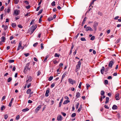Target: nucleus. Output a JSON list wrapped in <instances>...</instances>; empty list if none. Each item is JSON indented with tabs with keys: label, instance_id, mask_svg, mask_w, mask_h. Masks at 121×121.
<instances>
[{
	"label": "nucleus",
	"instance_id": "5fc2aeb1",
	"mask_svg": "<svg viewBox=\"0 0 121 121\" xmlns=\"http://www.w3.org/2000/svg\"><path fill=\"white\" fill-rule=\"evenodd\" d=\"M82 84V82H80L79 86H78V88H81V86Z\"/></svg>",
	"mask_w": 121,
	"mask_h": 121
},
{
	"label": "nucleus",
	"instance_id": "0e129e2a",
	"mask_svg": "<svg viewBox=\"0 0 121 121\" xmlns=\"http://www.w3.org/2000/svg\"><path fill=\"white\" fill-rule=\"evenodd\" d=\"M108 68L107 67L105 68V72H107L108 71Z\"/></svg>",
	"mask_w": 121,
	"mask_h": 121
},
{
	"label": "nucleus",
	"instance_id": "39448f33",
	"mask_svg": "<svg viewBox=\"0 0 121 121\" xmlns=\"http://www.w3.org/2000/svg\"><path fill=\"white\" fill-rule=\"evenodd\" d=\"M114 63V60H112L111 61H110L108 64V66L110 67L111 68L112 67V66Z\"/></svg>",
	"mask_w": 121,
	"mask_h": 121
},
{
	"label": "nucleus",
	"instance_id": "69168bd1",
	"mask_svg": "<svg viewBox=\"0 0 121 121\" xmlns=\"http://www.w3.org/2000/svg\"><path fill=\"white\" fill-rule=\"evenodd\" d=\"M112 78L111 76H109L107 78V79H112Z\"/></svg>",
	"mask_w": 121,
	"mask_h": 121
},
{
	"label": "nucleus",
	"instance_id": "a19ab883",
	"mask_svg": "<svg viewBox=\"0 0 121 121\" xmlns=\"http://www.w3.org/2000/svg\"><path fill=\"white\" fill-rule=\"evenodd\" d=\"M95 36H92L91 38L90 39V40H94L95 39Z\"/></svg>",
	"mask_w": 121,
	"mask_h": 121
},
{
	"label": "nucleus",
	"instance_id": "c85d7f7f",
	"mask_svg": "<svg viewBox=\"0 0 121 121\" xmlns=\"http://www.w3.org/2000/svg\"><path fill=\"white\" fill-rule=\"evenodd\" d=\"M51 5L52 6H55L56 5L55 2V1H53L51 4Z\"/></svg>",
	"mask_w": 121,
	"mask_h": 121
},
{
	"label": "nucleus",
	"instance_id": "b1692460",
	"mask_svg": "<svg viewBox=\"0 0 121 121\" xmlns=\"http://www.w3.org/2000/svg\"><path fill=\"white\" fill-rule=\"evenodd\" d=\"M16 26V23H13L12 24V26L13 28H15Z\"/></svg>",
	"mask_w": 121,
	"mask_h": 121
},
{
	"label": "nucleus",
	"instance_id": "72a5a7b5",
	"mask_svg": "<svg viewBox=\"0 0 121 121\" xmlns=\"http://www.w3.org/2000/svg\"><path fill=\"white\" fill-rule=\"evenodd\" d=\"M8 61L10 63H12L14 61V60H8Z\"/></svg>",
	"mask_w": 121,
	"mask_h": 121
},
{
	"label": "nucleus",
	"instance_id": "2eb2a0df",
	"mask_svg": "<svg viewBox=\"0 0 121 121\" xmlns=\"http://www.w3.org/2000/svg\"><path fill=\"white\" fill-rule=\"evenodd\" d=\"M82 104H81L79 108H78L77 111V112L78 113L80 111L82 110Z\"/></svg>",
	"mask_w": 121,
	"mask_h": 121
},
{
	"label": "nucleus",
	"instance_id": "7ed1b4c3",
	"mask_svg": "<svg viewBox=\"0 0 121 121\" xmlns=\"http://www.w3.org/2000/svg\"><path fill=\"white\" fill-rule=\"evenodd\" d=\"M98 24V23L96 21H95L94 22L93 25V27L95 31L96 30L97 28Z\"/></svg>",
	"mask_w": 121,
	"mask_h": 121
},
{
	"label": "nucleus",
	"instance_id": "f704fd0d",
	"mask_svg": "<svg viewBox=\"0 0 121 121\" xmlns=\"http://www.w3.org/2000/svg\"><path fill=\"white\" fill-rule=\"evenodd\" d=\"M76 115V114L75 113H72L71 115V117H75Z\"/></svg>",
	"mask_w": 121,
	"mask_h": 121
},
{
	"label": "nucleus",
	"instance_id": "bb28decb",
	"mask_svg": "<svg viewBox=\"0 0 121 121\" xmlns=\"http://www.w3.org/2000/svg\"><path fill=\"white\" fill-rule=\"evenodd\" d=\"M43 11V9H42L40 10L38 14L37 15H39V14H41L42 12Z\"/></svg>",
	"mask_w": 121,
	"mask_h": 121
},
{
	"label": "nucleus",
	"instance_id": "c756f323",
	"mask_svg": "<svg viewBox=\"0 0 121 121\" xmlns=\"http://www.w3.org/2000/svg\"><path fill=\"white\" fill-rule=\"evenodd\" d=\"M12 80V78L11 77H10L9 78L7 79V82H10Z\"/></svg>",
	"mask_w": 121,
	"mask_h": 121
},
{
	"label": "nucleus",
	"instance_id": "c9c22d12",
	"mask_svg": "<svg viewBox=\"0 0 121 121\" xmlns=\"http://www.w3.org/2000/svg\"><path fill=\"white\" fill-rule=\"evenodd\" d=\"M104 94V92L103 90H102L101 91L100 93L101 95H103Z\"/></svg>",
	"mask_w": 121,
	"mask_h": 121
},
{
	"label": "nucleus",
	"instance_id": "e2e57ef3",
	"mask_svg": "<svg viewBox=\"0 0 121 121\" xmlns=\"http://www.w3.org/2000/svg\"><path fill=\"white\" fill-rule=\"evenodd\" d=\"M98 14L100 15L101 16L102 15V13L101 12H99L98 13Z\"/></svg>",
	"mask_w": 121,
	"mask_h": 121
},
{
	"label": "nucleus",
	"instance_id": "6e6552de",
	"mask_svg": "<svg viewBox=\"0 0 121 121\" xmlns=\"http://www.w3.org/2000/svg\"><path fill=\"white\" fill-rule=\"evenodd\" d=\"M85 30L87 31H88L89 30H90L91 31H92L93 30L90 27L88 26L86 28Z\"/></svg>",
	"mask_w": 121,
	"mask_h": 121
},
{
	"label": "nucleus",
	"instance_id": "0eeeda50",
	"mask_svg": "<svg viewBox=\"0 0 121 121\" xmlns=\"http://www.w3.org/2000/svg\"><path fill=\"white\" fill-rule=\"evenodd\" d=\"M20 11L17 9L15 10L13 12V14H15L16 15H18L20 13Z\"/></svg>",
	"mask_w": 121,
	"mask_h": 121
},
{
	"label": "nucleus",
	"instance_id": "2f4dec72",
	"mask_svg": "<svg viewBox=\"0 0 121 121\" xmlns=\"http://www.w3.org/2000/svg\"><path fill=\"white\" fill-rule=\"evenodd\" d=\"M80 40L82 41H85L86 40L85 38L84 37H82L81 38Z\"/></svg>",
	"mask_w": 121,
	"mask_h": 121
},
{
	"label": "nucleus",
	"instance_id": "20e7f679",
	"mask_svg": "<svg viewBox=\"0 0 121 121\" xmlns=\"http://www.w3.org/2000/svg\"><path fill=\"white\" fill-rule=\"evenodd\" d=\"M27 80L26 82L27 83L31 82L32 81V78L29 75H27Z\"/></svg>",
	"mask_w": 121,
	"mask_h": 121
},
{
	"label": "nucleus",
	"instance_id": "a878e982",
	"mask_svg": "<svg viewBox=\"0 0 121 121\" xmlns=\"http://www.w3.org/2000/svg\"><path fill=\"white\" fill-rule=\"evenodd\" d=\"M53 19V18L52 17H49L48 18V20L49 21H50Z\"/></svg>",
	"mask_w": 121,
	"mask_h": 121
},
{
	"label": "nucleus",
	"instance_id": "4d7b16f0",
	"mask_svg": "<svg viewBox=\"0 0 121 121\" xmlns=\"http://www.w3.org/2000/svg\"><path fill=\"white\" fill-rule=\"evenodd\" d=\"M24 55H25L26 57H27L29 56L30 54L28 53H25L24 54Z\"/></svg>",
	"mask_w": 121,
	"mask_h": 121
},
{
	"label": "nucleus",
	"instance_id": "aec40b11",
	"mask_svg": "<svg viewBox=\"0 0 121 121\" xmlns=\"http://www.w3.org/2000/svg\"><path fill=\"white\" fill-rule=\"evenodd\" d=\"M29 110V109L28 108H26L25 109H23L22 110V111L23 112H26Z\"/></svg>",
	"mask_w": 121,
	"mask_h": 121
},
{
	"label": "nucleus",
	"instance_id": "de8ad7c7",
	"mask_svg": "<svg viewBox=\"0 0 121 121\" xmlns=\"http://www.w3.org/2000/svg\"><path fill=\"white\" fill-rule=\"evenodd\" d=\"M55 83H53L52 84L51 86V88H53L55 86Z\"/></svg>",
	"mask_w": 121,
	"mask_h": 121
},
{
	"label": "nucleus",
	"instance_id": "bf43d9fd",
	"mask_svg": "<svg viewBox=\"0 0 121 121\" xmlns=\"http://www.w3.org/2000/svg\"><path fill=\"white\" fill-rule=\"evenodd\" d=\"M5 97L6 96H3L1 99V101H3L4 100V99L5 98Z\"/></svg>",
	"mask_w": 121,
	"mask_h": 121
},
{
	"label": "nucleus",
	"instance_id": "774afa93",
	"mask_svg": "<svg viewBox=\"0 0 121 121\" xmlns=\"http://www.w3.org/2000/svg\"><path fill=\"white\" fill-rule=\"evenodd\" d=\"M40 6H41L40 5H39L38 7L36 9V11H38L39 9V8H40Z\"/></svg>",
	"mask_w": 121,
	"mask_h": 121
},
{
	"label": "nucleus",
	"instance_id": "6ab92c4d",
	"mask_svg": "<svg viewBox=\"0 0 121 121\" xmlns=\"http://www.w3.org/2000/svg\"><path fill=\"white\" fill-rule=\"evenodd\" d=\"M22 42L21 41H20L19 42V45H18V48H22Z\"/></svg>",
	"mask_w": 121,
	"mask_h": 121
},
{
	"label": "nucleus",
	"instance_id": "8fccbe9b",
	"mask_svg": "<svg viewBox=\"0 0 121 121\" xmlns=\"http://www.w3.org/2000/svg\"><path fill=\"white\" fill-rule=\"evenodd\" d=\"M35 21V19H33V20H32L30 23V25H31L32 24L34 23Z\"/></svg>",
	"mask_w": 121,
	"mask_h": 121
},
{
	"label": "nucleus",
	"instance_id": "6e6d98bb",
	"mask_svg": "<svg viewBox=\"0 0 121 121\" xmlns=\"http://www.w3.org/2000/svg\"><path fill=\"white\" fill-rule=\"evenodd\" d=\"M38 44V43H36L33 44V46L34 47H36L37 45Z\"/></svg>",
	"mask_w": 121,
	"mask_h": 121
},
{
	"label": "nucleus",
	"instance_id": "f3484780",
	"mask_svg": "<svg viewBox=\"0 0 121 121\" xmlns=\"http://www.w3.org/2000/svg\"><path fill=\"white\" fill-rule=\"evenodd\" d=\"M117 106L115 105H114L112 107V109L113 110L117 109Z\"/></svg>",
	"mask_w": 121,
	"mask_h": 121
},
{
	"label": "nucleus",
	"instance_id": "58836bf2",
	"mask_svg": "<svg viewBox=\"0 0 121 121\" xmlns=\"http://www.w3.org/2000/svg\"><path fill=\"white\" fill-rule=\"evenodd\" d=\"M5 109V107L4 105H2L1 107V110L2 111Z\"/></svg>",
	"mask_w": 121,
	"mask_h": 121
},
{
	"label": "nucleus",
	"instance_id": "603ef678",
	"mask_svg": "<svg viewBox=\"0 0 121 121\" xmlns=\"http://www.w3.org/2000/svg\"><path fill=\"white\" fill-rule=\"evenodd\" d=\"M18 26L19 28H23V26H22L20 24H19L18 25Z\"/></svg>",
	"mask_w": 121,
	"mask_h": 121
},
{
	"label": "nucleus",
	"instance_id": "f03ea898",
	"mask_svg": "<svg viewBox=\"0 0 121 121\" xmlns=\"http://www.w3.org/2000/svg\"><path fill=\"white\" fill-rule=\"evenodd\" d=\"M81 65V62L80 61H79L78 62V64L77 65L76 67V69L75 70L76 72H77L78 71L79 69H80Z\"/></svg>",
	"mask_w": 121,
	"mask_h": 121
},
{
	"label": "nucleus",
	"instance_id": "ea45409f",
	"mask_svg": "<svg viewBox=\"0 0 121 121\" xmlns=\"http://www.w3.org/2000/svg\"><path fill=\"white\" fill-rule=\"evenodd\" d=\"M60 2L61 4H62L63 5H64L65 4L64 0H62V1H61Z\"/></svg>",
	"mask_w": 121,
	"mask_h": 121
},
{
	"label": "nucleus",
	"instance_id": "9b49d317",
	"mask_svg": "<svg viewBox=\"0 0 121 121\" xmlns=\"http://www.w3.org/2000/svg\"><path fill=\"white\" fill-rule=\"evenodd\" d=\"M37 27V25H36L35 26H33L30 27V30H31V29H32L33 28V29L32 30H34V31H35V30L36 29Z\"/></svg>",
	"mask_w": 121,
	"mask_h": 121
},
{
	"label": "nucleus",
	"instance_id": "052dcab7",
	"mask_svg": "<svg viewBox=\"0 0 121 121\" xmlns=\"http://www.w3.org/2000/svg\"><path fill=\"white\" fill-rule=\"evenodd\" d=\"M104 107L108 109H109V108L108 106L106 105H105Z\"/></svg>",
	"mask_w": 121,
	"mask_h": 121
},
{
	"label": "nucleus",
	"instance_id": "c03bdc74",
	"mask_svg": "<svg viewBox=\"0 0 121 121\" xmlns=\"http://www.w3.org/2000/svg\"><path fill=\"white\" fill-rule=\"evenodd\" d=\"M15 4H17L19 2V0H14Z\"/></svg>",
	"mask_w": 121,
	"mask_h": 121
},
{
	"label": "nucleus",
	"instance_id": "338daca9",
	"mask_svg": "<svg viewBox=\"0 0 121 121\" xmlns=\"http://www.w3.org/2000/svg\"><path fill=\"white\" fill-rule=\"evenodd\" d=\"M41 72L39 71L37 72V76H38L40 75Z\"/></svg>",
	"mask_w": 121,
	"mask_h": 121
},
{
	"label": "nucleus",
	"instance_id": "1a4fd4ad",
	"mask_svg": "<svg viewBox=\"0 0 121 121\" xmlns=\"http://www.w3.org/2000/svg\"><path fill=\"white\" fill-rule=\"evenodd\" d=\"M41 107V105L39 106L35 110V111L36 113H37L39 109Z\"/></svg>",
	"mask_w": 121,
	"mask_h": 121
},
{
	"label": "nucleus",
	"instance_id": "e433bc0d",
	"mask_svg": "<svg viewBox=\"0 0 121 121\" xmlns=\"http://www.w3.org/2000/svg\"><path fill=\"white\" fill-rule=\"evenodd\" d=\"M53 76H50L48 78V80L49 81H51L53 79Z\"/></svg>",
	"mask_w": 121,
	"mask_h": 121
},
{
	"label": "nucleus",
	"instance_id": "f8f14e48",
	"mask_svg": "<svg viewBox=\"0 0 121 121\" xmlns=\"http://www.w3.org/2000/svg\"><path fill=\"white\" fill-rule=\"evenodd\" d=\"M119 93L116 94L115 96V98H116V99L117 100H118L120 99V98H119Z\"/></svg>",
	"mask_w": 121,
	"mask_h": 121
},
{
	"label": "nucleus",
	"instance_id": "412c9836",
	"mask_svg": "<svg viewBox=\"0 0 121 121\" xmlns=\"http://www.w3.org/2000/svg\"><path fill=\"white\" fill-rule=\"evenodd\" d=\"M70 102V101L68 100H66L63 103V104H67V103Z\"/></svg>",
	"mask_w": 121,
	"mask_h": 121
},
{
	"label": "nucleus",
	"instance_id": "a18cd8bd",
	"mask_svg": "<svg viewBox=\"0 0 121 121\" xmlns=\"http://www.w3.org/2000/svg\"><path fill=\"white\" fill-rule=\"evenodd\" d=\"M11 43L12 44H15L16 43V41L15 40H13V41H12Z\"/></svg>",
	"mask_w": 121,
	"mask_h": 121
},
{
	"label": "nucleus",
	"instance_id": "37998d69",
	"mask_svg": "<svg viewBox=\"0 0 121 121\" xmlns=\"http://www.w3.org/2000/svg\"><path fill=\"white\" fill-rule=\"evenodd\" d=\"M61 113L64 117H65L66 115V114L64 112H61Z\"/></svg>",
	"mask_w": 121,
	"mask_h": 121
},
{
	"label": "nucleus",
	"instance_id": "864d4df0",
	"mask_svg": "<svg viewBox=\"0 0 121 121\" xmlns=\"http://www.w3.org/2000/svg\"><path fill=\"white\" fill-rule=\"evenodd\" d=\"M86 88L87 89H88L89 87L90 86V85L88 84H86Z\"/></svg>",
	"mask_w": 121,
	"mask_h": 121
},
{
	"label": "nucleus",
	"instance_id": "423d86ee",
	"mask_svg": "<svg viewBox=\"0 0 121 121\" xmlns=\"http://www.w3.org/2000/svg\"><path fill=\"white\" fill-rule=\"evenodd\" d=\"M69 82V83L71 84L72 85H73L74 83H75L76 81L75 80H73L72 79L69 78L68 79Z\"/></svg>",
	"mask_w": 121,
	"mask_h": 121
},
{
	"label": "nucleus",
	"instance_id": "5701e85b",
	"mask_svg": "<svg viewBox=\"0 0 121 121\" xmlns=\"http://www.w3.org/2000/svg\"><path fill=\"white\" fill-rule=\"evenodd\" d=\"M80 95V94L79 92H78L76 93V96L77 98H78L79 97Z\"/></svg>",
	"mask_w": 121,
	"mask_h": 121
},
{
	"label": "nucleus",
	"instance_id": "9d476101",
	"mask_svg": "<svg viewBox=\"0 0 121 121\" xmlns=\"http://www.w3.org/2000/svg\"><path fill=\"white\" fill-rule=\"evenodd\" d=\"M62 119V116L60 115L58 116L57 117V120L58 121H61Z\"/></svg>",
	"mask_w": 121,
	"mask_h": 121
},
{
	"label": "nucleus",
	"instance_id": "f257e3e1",
	"mask_svg": "<svg viewBox=\"0 0 121 121\" xmlns=\"http://www.w3.org/2000/svg\"><path fill=\"white\" fill-rule=\"evenodd\" d=\"M30 65V63L29 62L25 66L24 71L25 72L27 71L28 70H30V68H29V66Z\"/></svg>",
	"mask_w": 121,
	"mask_h": 121
},
{
	"label": "nucleus",
	"instance_id": "680f3d73",
	"mask_svg": "<svg viewBox=\"0 0 121 121\" xmlns=\"http://www.w3.org/2000/svg\"><path fill=\"white\" fill-rule=\"evenodd\" d=\"M24 3H25L26 4H29V2L27 1H24Z\"/></svg>",
	"mask_w": 121,
	"mask_h": 121
},
{
	"label": "nucleus",
	"instance_id": "393cba45",
	"mask_svg": "<svg viewBox=\"0 0 121 121\" xmlns=\"http://www.w3.org/2000/svg\"><path fill=\"white\" fill-rule=\"evenodd\" d=\"M31 91V90L30 89H28L26 91V93L27 94H28L30 93Z\"/></svg>",
	"mask_w": 121,
	"mask_h": 121
},
{
	"label": "nucleus",
	"instance_id": "4c0bfd02",
	"mask_svg": "<svg viewBox=\"0 0 121 121\" xmlns=\"http://www.w3.org/2000/svg\"><path fill=\"white\" fill-rule=\"evenodd\" d=\"M43 43H42L41 44V49L42 50L44 48V47L43 46Z\"/></svg>",
	"mask_w": 121,
	"mask_h": 121
},
{
	"label": "nucleus",
	"instance_id": "79ce46f5",
	"mask_svg": "<svg viewBox=\"0 0 121 121\" xmlns=\"http://www.w3.org/2000/svg\"><path fill=\"white\" fill-rule=\"evenodd\" d=\"M8 116L7 115V114H6L4 115V119L5 120H6L7 118H8Z\"/></svg>",
	"mask_w": 121,
	"mask_h": 121
},
{
	"label": "nucleus",
	"instance_id": "7c9ffc66",
	"mask_svg": "<svg viewBox=\"0 0 121 121\" xmlns=\"http://www.w3.org/2000/svg\"><path fill=\"white\" fill-rule=\"evenodd\" d=\"M60 56V54H58L57 53H55L54 55V56L56 57H59Z\"/></svg>",
	"mask_w": 121,
	"mask_h": 121
},
{
	"label": "nucleus",
	"instance_id": "4be33fe9",
	"mask_svg": "<svg viewBox=\"0 0 121 121\" xmlns=\"http://www.w3.org/2000/svg\"><path fill=\"white\" fill-rule=\"evenodd\" d=\"M106 101L105 102L106 104L108 103V102L109 99V98L108 97H106Z\"/></svg>",
	"mask_w": 121,
	"mask_h": 121
},
{
	"label": "nucleus",
	"instance_id": "4468645a",
	"mask_svg": "<svg viewBox=\"0 0 121 121\" xmlns=\"http://www.w3.org/2000/svg\"><path fill=\"white\" fill-rule=\"evenodd\" d=\"M105 69L104 67L102 66V68L101 69L100 72L102 74H103L104 73V71Z\"/></svg>",
	"mask_w": 121,
	"mask_h": 121
},
{
	"label": "nucleus",
	"instance_id": "ddd939ff",
	"mask_svg": "<svg viewBox=\"0 0 121 121\" xmlns=\"http://www.w3.org/2000/svg\"><path fill=\"white\" fill-rule=\"evenodd\" d=\"M49 92V88L48 89H47L46 91V93L45 94V96L46 97H48V93Z\"/></svg>",
	"mask_w": 121,
	"mask_h": 121
},
{
	"label": "nucleus",
	"instance_id": "09e8293b",
	"mask_svg": "<svg viewBox=\"0 0 121 121\" xmlns=\"http://www.w3.org/2000/svg\"><path fill=\"white\" fill-rule=\"evenodd\" d=\"M20 118V116L19 115H17L16 118V120H18Z\"/></svg>",
	"mask_w": 121,
	"mask_h": 121
},
{
	"label": "nucleus",
	"instance_id": "473e14b6",
	"mask_svg": "<svg viewBox=\"0 0 121 121\" xmlns=\"http://www.w3.org/2000/svg\"><path fill=\"white\" fill-rule=\"evenodd\" d=\"M104 84L105 85H107L108 84V82L107 80H105L104 81Z\"/></svg>",
	"mask_w": 121,
	"mask_h": 121
},
{
	"label": "nucleus",
	"instance_id": "cd10ccee",
	"mask_svg": "<svg viewBox=\"0 0 121 121\" xmlns=\"http://www.w3.org/2000/svg\"><path fill=\"white\" fill-rule=\"evenodd\" d=\"M66 73V72H65L64 73L62 76V79H63L65 78Z\"/></svg>",
	"mask_w": 121,
	"mask_h": 121
},
{
	"label": "nucleus",
	"instance_id": "a211bd4d",
	"mask_svg": "<svg viewBox=\"0 0 121 121\" xmlns=\"http://www.w3.org/2000/svg\"><path fill=\"white\" fill-rule=\"evenodd\" d=\"M5 38L4 36H2L1 38V41L2 42H4L5 41Z\"/></svg>",
	"mask_w": 121,
	"mask_h": 121
},
{
	"label": "nucleus",
	"instance_id": "49530a36",
	"mask_svg": "<svg viewBox=\"0 0 121 121\" xmlns=\"http://www.w3.org/2000/svg\"><path fill=\"white\" fill-rule=\"evenodd\" d=\"M120 40V39H118L117 40L116 42L115 43L117 44L118 43H119Z\"/></svg>",
	"mask_w": 121,
	"mask_h": 121
},
{
	"label": "nucleus",
	"instance_id": "13d9d810",
	"mask_svg": "<svg viewBox=\"0 0 121 121\" xmlns=\"http://www.w3.org/2000/svg\"><path fill=\"white\" fill-rule=\"evenodd\" d=\"M79 33H78L76 35L75 37H74V39H77L78 35H79Z\"/></svg>",
	"mask_w": 121,
	"mask_h": 121
},
{
	"label": "nucleus",
	"instance_id": "3c124183",
	"mask_svg": "<svg viewBox=\"0 0 121 121\" xmlns=\"http://www.w3.org/2000/svg\"><path fill=\"white\" fill-rule=\"evenodd\" d=\"M79 105V103H78L77 104L76 106V109H78V106Z\"/></svg>",
	"mask_w": 121,
	"mask_h": 121
},
{
	"label": "nucleus",
	"instance_id": "dca6fc26",
	"mask_svg": "<svg viewBox=\"0 0 121 121\" xmlns=\"http://www.w3.org/2000/svg\"><path fill=\"white\" fill-rule=\"evenodd\" d=\"M13 99H14L13 98L11 99V101L9 103V104L8 105L9 106L11 107V106L13 102Z\"/></svg>",
	"mask_w": 121,
	"mask_h": 121
}]
</instances>
